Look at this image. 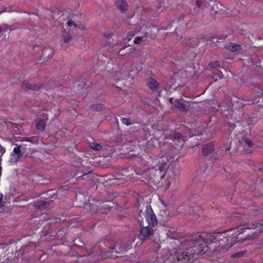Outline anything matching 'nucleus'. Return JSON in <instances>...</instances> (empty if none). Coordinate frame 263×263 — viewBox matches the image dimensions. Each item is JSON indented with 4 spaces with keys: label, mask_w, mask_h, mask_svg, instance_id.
<instances>
[{
    "label": "nucleus",
    "mask_w": 263,
    "mask_h": 263,
    "mask_svg": "<svg viewBox=\"0 0 263 263\" xmlns=\"http://www.w3.org/2000/svg\"><path fill=\"white\" fill-rule=\"evenodd\" d=\"M257 228L263 231V222L245 223L223 232L199 235L196 239L181 243L175 252L174 261L175 263H190L195 255L205 253L209 251L212 253L226 252L234 243L252 239L251 235L248 234L243 236V234L247 229Z\"/></svg>",
    "instance_id": "1"
},
{
    "label": "nucleus",
    "mask_w": 263,
    "mask_h": 263,
    "mask_svg": "<svg viewBox=\"0 0 263 263\" xmlns=\"http://www.w3.org/2000/svg\"><path fill=\"white\" fill-rule=\"evenodd\" d=\"M170 159L166 155L158 157L153 160L154 166L152 168H145L140 175L139 179L153 189L159 187L162 184V180L167 170V163Z\"/></svg>",
    "instance_id": "2"
},
{
    "label": "nucleus",
    "mask_w": 263,
    "mask_h": 263,
    "mask_svg": "<svg viewBox=\"0 0 263 263\" xmlns=\"http://www.w3.org/2000/svg\"><path fill=\"white\" fill-rule=\"evenodd\" d=\"M137 220L142 228L138 237L144 240L153 234V230L149 226L155 227L158 224L157 218L151 207H146L144 212L141 211L138 215Z\"/></svg>",
    "instance_id": "3"
},
{
    "label": "nucleus",
    "mask_w": 263,
    "mask_h": 263,
    "mask_svg": "<svg viewBox=\"0 0 263 263\" xmlns=\"http://www.w3.org/2000/svg\"><path fill=\"white\" fill-rule=\"evenodd\" d=\"M240 143L245 147L243 149L245 153L249 154L252 153V151L251 148L253 145V143L252 141L248 138L245 137L241 140Z\"/></svg>",
    "instance_id": "4"
},
{
    "label": "nucleus",
    "mask_w": 263,
    "mask_h": 263,
    "mask_svg": "<svg viewBox=\"0 0 263 263\" xmlns=\"http://www.w3.org/2000/svg\"><path fill=\"white\" fill-rule=\"evenodd\" d=\"M147 85L153 91H157L159 89V83L153 78H149L148 79Z\"/></svg>",
    "instance_id": "5"
},
{
    "label": "nucleus",
    "mask_w": 263,
    "mask_h": 263,
    "mask_svg": "<svg viewBox=\"0 0 263 263\" xmlns=\"http://www.w3.org/2000/svg\"><path fill=\"white\" fill-rule=\"evenodd\" d=\"M215 149L213 142L203 145L202 146V153L204 156H207L212 153Z\"/></svg>",
    "instance_id": "6"
},
{
    "label": "nucleus",
    "mask_w": 263,
    "mask_h": 263,
    "mask_svg": "<svg viewBox=\"0 0 263 263\" xmlns=\"http://www.w3.org/2000/svg\"><path fill=\"white\" fill-rule=\"evenodd\" d=\"M41 85L31 84L28 82L24 81L22 84V88L26 90H37L41 87Z\"/></svg>",
    "instance_id": "7"
},
{
    "label": "nucleus",
    "mask_w": 263,
    "mask_h": 263,
    "mask_svg": "<svg viewBox=\"0 0 263 263\" xmlns=\"http://www.w3.org/2000/svg\"><path fill=\"white\" fill-rule=\"evenodd\" d=\"M116 5L122 12L127 10L128 5L125 0H116Z\"/></svg>",
    "instance_id": "8"
},
{
    "label": "nucleus",
    "mask_w": 263,
    "mask_h": 263,
    "mask_svg": "<svg viewBox=\"0 0 263 263\" xmlns=\"http://www.w3.org/2000/svg\"><path fill=\"white\" fill-rule=\"evenodd\" d=\"M175 107L178 108L180 111L183 112L187 111L188 108L185 104L179 102L177 99H175Z\"/></svg>",
    "instance_id": "9"
},
{
    "label": "nucleus",
    "mask_w": 263,
    "mask_h": 263,
    "mask_svg": "<svg viewBox=\"0 0 263 263\" xmlns=\"http://www.w3.org/2000/svg\"><path fill=\"white\" fill-rule=\"evenodd\" d=\"M226 48L229 50L235 52L238 51L241 49V47L240 45L236 44L233 43H229L226 46Z\"/></svg>",
    "instance_id": "10"
},
{
    "label": "nucleus",
    "mask_w": 263,
    "mask_h": 263,
    "mask_svg": "<svg viewBox=\"0 0 263 263\" xmlns=\"http://www.w3.org/2000/svg\"><path fill=\"white\" fill-rule=\"evenodd\" d=\"M168 0H159L158 6H157V10L162 11L166 8L168 7Z\"/></svg>",
    "instance_id": "11"
},
{
    "label": "nucleus",
    "mask_w": 263,
    "mask_h": 263,
    "mask_svg": "<svg viewBox=\"0 0 263 263\" xmlns=\"http://www.w3.org/2000/svg\"><path fill=\"white\" fill-rule=\"evenodd\" d=\"M120 241H118L117 242V243H116L115 247L113 248H112V252H115L117 253L121 254L123 253L126 250V249L120 247Z\"/></svg>",
    "instance_id": "12"
},
{
    "label": "nucleus",
    "mask_w": 263,
    "mask_h": 263,
    "mask_svg": "<svg viewBox=\"0 0 263 263\" xmlns=\"http://www.w3.org/2000/svg\"><path fill=\"white\" fill-rule=\"evenodd\" d=\"M62 36L64 43H67L72 39L71 34L64 29L62 32Z\"/></svg>",
    "instance_id": "13"
},
{
    "label": "nucleus",
    "mask_w": 263,
    "mask_h": 263,
    "mask_svg": "<svg viewBox=\"0 0 263 263\" xmlns=\"http://www.w3.org/2000/svg\"><path fill=\"white\" fill-rule=\"evenodd\" d=\"M36 127L38 130L43 131L45 127V123L44 120H39L36 123Z\"/></svg>",
    "instance_id": "14"
},
{
    "label": "nucleus",
    "mask_w": 263,
    "mask_h": 263,
    "mask_svg": "<svg viewBox=\"0 0 263 263\" xmlns=\"http://www.w3.org/2000/svg\"><path fill=\"white\" fill-rule=\"evenodd\" d=\"M91 108L93 110L101 111L104 109V106L102 104H96L91 105Z\"/></svg>",
    "instance_id": "15"
},
{
    "label": "nucleus",
    "mask_w": 263,
    "mask_h": 263,
    "mask_svg": "<svg viewBox=\"0 0 263 263\" xmlns=\"http://www.w3.org/2000/svg\"><path fill=\"white\" fill-rule=\"evenodd\" d=\"M247 251L246 250L241 251L232 254L231 257L232 258L241 257L245 256L247 254Z\"/></svg>",
    "instance_id": "16"
},
{
    "label": "nucleus",
    "mask_w": 263,
    "mask_h": 263,
    "mask_svg": "<svg viewBox=\"0 0 263 263\" xmlns=\"http://www.w3.org/2000/svg\"><path fill=\"white\" fill-rule=\"evenodd\" d=\"M21 147H22V145H19L16 147H14L13 148L14 153L15 154H16L18 156V158H20L22 156V152H21Z\"/></svg>",
    "instance_id": "17"
},
{
    "label": "nucleus",
    "mask_w": 263,
    "mask_h": 263,
    "mask_svg": "<svg viewBox=\"0 0 263 263\" xmlns=\"http://www.w3.org/2000/svg\"><path fill=\"white\" fill-rule=\"evenodd\" d=\"M91 148L95 151H100L102 149V146L96 143H92L90 144Z\"/></svg>",
    "instance_id": "18"
},
{
    "label": "nucleus",
    "mask_w": 263,
    "mask_h": 263,
    "mask_svg": "<svg viewBox=\"0 0 263 263\" xmlns=\"http://www.w3.org/2000/svg\"><path fill=\"white\" fill-rule=\"evenodd\" d=\"M172 137L175 139H180L182 137V135L181 133L178 132H175L173 134Z\"/></svg>",
    "instance_id": "19"
},
{
    "label": "nucleus",
    "mask_w": 263,
    "mask_h": 263,
    "mask_svg": "<svg viewBox=\"0 0 263 263\" xmlns=\"http://www.w3.org/2000/svg\"><path fill=\"white\" fill-rule=\"evenodd\" d=\"M121 122L123 124H125L127 126L132 124V123L130 122L129 120L126 118H122Z\"/></svg>",
    "instance_id": "20"
},
{
    "label": "nucleus",
    "mask_w": 263,
    "mask_h": 263,
    "mask_svg": "<svg viewBox=\"0 0 263 263\" xmlns=\"http://www.w3.org/2000/svg\"><path fill=\"white\" fill-rule=\"evenodd\" d=\"M172 173L173 174V177L175 178L176 177H178L180 174V171L178 169H174L173 170H171Z\"/></svg>",
    "instance_id": "21"
},
{
    "label": "nucleus",
    "mask_w": 263,
    "mask_h": 263,
    "mask_svg": "<svg viewBox=\"0 0 263 263\" xmlns=\"http://www.w3.org/2000/svg\"><path fill=\"white\" fill-rule=\"evenodd\" d=\"M142 40V37L137 36L136 37H135V39L134 41V43L135 44H139L141 42Z\"/></svg>",
    "instance_id": "22"
},
{
    "label": "nucleus",
    "mask_w": 263,
    "mask_h": 263,
    "mask_svg": "<svg viewBox=\"0 0 263 263\" xmlns=\"http://www.w3.org/2000/svg\"><path fill=\"white\" fill-rule=\"evenodd\" d=\"M91 254V253L88 252L86 255L80 256L79 258H78V260L80 262L81 261L83 260V258H86L87 257L90 256Z\"/></svg>",
    "instance_id": "23"
},
{
    "label": "nucleus",
    "mask_w": 263,
    "mask_h": 263,
    "mask_svg": "<svg viewBox=\"0 0 263 263\" xmlns=\"http://www.w3.org/2000/svg\"><path fill=\"white\" fill-rule=\"evenodd\" d=\"M196 5L198 9H202L203 3L200 0H198L196 1Z\"/></svg>",
    "instance_id": "24"
},
{
    "label": "nucleus",
    "mask_w": 263,
    "mask_h": 263,
    "mask_svg": "<svg viewBox=\"0 0 263 263\" xmlns=\"http://www.w3.org/2000/svg\"><path fill=\"white\" fill-rule=\"evenodd\" d=\"M210 65L213 68H217L219 66V64L218 61H215L213 62H211L210 63Z\"/></svg>",
    "instance_id": "25"
},
{
    "label": "nucleus",
    "mask_w": 263,
    "mask_h": 263,
    "mask_svg": "<svg viewBox=\"0 0 263 263\" xmlns=\"http://www.w3.org/2000/svg\"><path fill=\"white\" fill-rule=\"evenodd\" d=\"M1 30H0V37L1 36H3V33L4 31H6L7 30V27L5 26H4L2 28V27H1L0 28ZM1 40L0 39V41Z\"/></svg>",
    "instance_id": "26"
},
{
    "label": "nucleus",
    "mask_w": 263,
    "mask_h": 263,
    "mask_svg": "<svg viewBox=\"0 0 263 263\" xmlns=\"http://www.w3.org/2000/svg\"><path fill=\"white\" fill-rule=\"evenodd\" d=\"M135 35V34L134 33H133L132 32H129L127 34V38H126V40L128 41H129L130 40H132V37Z\"/></svg>",
    "instance_id": "27"
},
{
    "label": "nucleus",
    "mask_w": 263,
    "mask_h": 263,
    "mask_svg": "<svg viewBox=\"0 0 263 263\" xmlns=\"http://www.w3.org/2000/svg\"><path fill=\"white\" fill-rule=\"evenodd\" d=\"M67 25L69 27L71 26L72 25H73L74 27H77V24L75 22L71 20H69L68 21Z\"/></svg>",
    "instance_id": "28"
},
{
    "label": "nucleus",
    "mask_w": 263,
    "mask_h": 263,
    "mask_svg": "<svg viewBox=\"0 0 263 263\" xmlns=\"http://www.w3.org/2000/svg\"><path fill=\"white\" fill-rule=\"evenodd\" d=\"M204 185L203 183H200L198 185V189L199 191H201L203 188Z\"/></svg>",
    "instance_id": "29"
},
{
    "label": "nucleus",
    "mask_w": 263,
    "mask_h": 263,
    "mask_svg": "<svg viewBox=\"0 0 263 263\" xmlns=\"http://www.w3.org/2000/svg\"><path fill=\"white\" fill-rule=\"evenodd\" d=\"M44 203V201H39L36 203V206H41L43 205Z\"/></svg>",
    "instance_id": "30"
},
{
    "label": "nucleus",
    "mask_w": 263,
    "mask_h": 263,
    "mask_svg": "<svg viewBox=\"0 0 263 263\" xmlns=\"http://www.w3.org/2000/svg\"><path fill=\"white\" fill-rule=\"evenodd\" d=\"M175 100H174L173 98H171L169 99V102H170V103H171L174 105V104H175Z\"/></svg>",
    "instance_id": "31"
},
{
    "label": "nucleus",
    "mask_w": 263,
    "mask_h": 263,
    "mask_svg": "<svg viewBox=\"0 0 263 263\" xmlns=\"http://www.w3.org/2000/svg\"><path fill=\"white\" fill-rule=\"evenodd\" d=\"M183 19H184V16H183V15H182L181 17L178 18V22H179L181 21V20H183Z\"/></svg>",
    "instance_id": "32"
},
{
    "label": "nucleus",
    "mask_w": 263,
    "mask_h": 263,
    "mask_svg": "<svg viewBox=\"0 0 263 263\" xmlns=\"http://www.w3.org/2000/svg\"><path fill=\"white\" fill-rule=\"evenodd\" d=\"M122 49L121 48V49L119 51V52H118V54H119V55H124V54H125V53H123L121 52V50H122Z\"/></svg>",
    "instance_id": "33"
},
{
    "label": "nucleus",
    "mask_w": 263,
    "mask_h": 263,
    "mask_svg": "<svg viewBox=\"0 0 263 263\" xmlns=\"http://www.w3.org/2000/svg\"><path fill=\"white\" fill-rule=\"evenodd\" d=\"M164 214L165 215H167L168 217L170 216V212L168 211H167V210L164 212Z\"/></svg>",
    "instance_id": "34"
},
{
    "label": "nucleus",
    "mask_w": 263,
    "mask_h": 263,
    "mask_svg": "<svg viewBox=\"0 0 263 263\" xmlns=\"http://www.w3.org/2000/svg\"><path fill=\"white\" fill-rule=\"evenodd\" d=\"M231 149V147L230 145H228L226 148L225 149L226 151H229Z\"/></svg>",
    "instance_id": "35"
},
{
    "label": "nucleus",
    "mask_w": 263,
    "mask_h": 263,
    "mask_svg": "<svg viewBox=\"0 0 263 263\" xmlns=\"http://www.w3.org/2000/svg\"><path fill=\"white\" fill-rule=\"evenodd\" d=\"M124 216L122 215H120L118 216V219H121Z\"/></svg>",
    "instance_id": "36"
},
{
    "label": "nucleus",
    "mask_w": 263,
    "mask_h": 263,
    "mask_svg": "<svg viewBox=\"0 0 263 263\" xmlns=\"http://www.w3.org/2000/svg\"><path fill=\"white\" fill-rule=\"evenodd\" d=\"M124 216L122 215H120L118 216V219H121Z\"/></svg>",
    "instance_id": "37"
},
{
    "label": "nucleus",
    "mask_w": 263,
    "mask_h": 263,
    "mask_svg": "<svg viewBox=\"0 0 263 263\" xmlns=\"http://www.w3.org/2000/svg\"><path fill=\"white\" fill-rule=\"evenodd\" d=\"M3 199V195H1V196L0 197V202H1L2 200Z\"/></svg>",
    "instance_id": "38"
},
{
    "label": "nucleus",
    "mask_w": 263,
    "mask_h": 263,
    "mask_svg": "<svg viewBox=\"0 0 263 263\" xmlns=\"http://www.w3.org/2000/svg\"><path fill=\"white\" fill-rule=\"evenodd\" d=\"M110 34H107V36L105 35V37H108V38L110 37Z\"/></svg>",
    "instance_id": "39"
},
{
    "label": "nucleus",
    "mask_w": 263,
    "mask_h": 263,
    "mask_svg": "<svg viewBox=\"0 0 263 263\" xmlns=\"http://www.w3.org/2000/svg\"><path fill=\"white\" fill-rule=\"evenodd\" d=\"M259 170L260 171L263 172V167H262V168H259Z\"/></svg>",
    "instance_id": "40"
},
{
    "label": "nucleus",
    "mask_w": 263,
    "mask_h": 263,
    "mask_svg": "<svg viewBox=\"0 0 263 263\" xmlns=\"http://www.w3.org/2000/svg\"><path fill=\"white\" fill-rule=\"evenodd\" d=\"M252 101V103H255V102L256 101L255 100H253V101Z\"/></svg>",
    "instance_id": "41"
},
{
    "label": "nucleus",
    "mask_w": 263,
    "mask_h": 263,
    "mask_svg": "<svg viewBox=\"0 0 263 263\" xmlns=\"http://www.w3.org/2000/svg\"><path fill=\"white\" fill-rule=\"evenodd\" d=\"M105 210H109V208H107L106 209H105Z\"/></svg>",
    "instance_id": "42"
}]
</instances>
